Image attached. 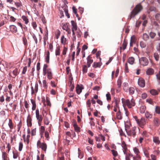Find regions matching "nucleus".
I'll list each match as a JSON object with an SVG mask.
<instances>
[{
  "label": "nucleus",
  "instance_id": "obj_1",
  "mask_svg": "<svg viewBox=\"0 0 160 160\" xmlns=\"http://www.w3.org/2000/svg\"><path fill=\"white\" fill-rule=\"evenodd\" d=\"M123 105L127 106L128 108H131L135 105V100L132 98L130 100L128 99H125L124 98L122 99Z\"/></svg>",
  "mask_w": 160,
  "mask_h": 160
},
{
  "label": "nucleus",
  "instance_id": "obj_2",
  "mask_svg": "<svg viewBox=\"0 0 160 160\" xmlns=\"http://www.w3.org/2000/svg\"><path fill=\"white\" fill-rule=\"evenodd\" d=\"M142 9V7L141 5L139 4L136 5L131 12L129 18L130 19H131L132 18L134 17Z\"/></svg>",
  "mask_w": 160,
  "mask_h": 160
},
{
  "label": "nucleus",
  "instance_id": "obj_3",
  "mask_svg": "<svg viewBox=\"0 0 160 160\" xmlns=\"http://www.w3.org/2000/svg\"><path fill=\"white\" fill-rule=\"evenodd\" d=\"M37 146L41 148L45 153H46L47 149V145L45 142H41L40 140H38L37 142Z\"/></svg>",
  "mask_w": 160,
  "mask_h": 160
},
{
  "label": "nucleus",
  "instance_id": "obj_4",
  "mask_svg": "<svg viewBox=\"0 0 160 160\" xmlns=\"http://www.w3.org/2000/svg\"><path fill=\"white\" fill-rule=\"evenodd\" d=\"M35 114L36 118L38 121V124L39 126H40L43 118L42 115L40 114L39 112L38 109L36 110Z\"/></svg>",
  "mask_w": 160,
  "mask_h": 160
},
{
  "label": "nucleus",
  "instance_id": "obj_5",
  "mask_svg": "<svg viewBox=\"0 0 160 160\" xmlns=\"http://www.w3.org/2000/svg\"><path fill=\"white\" fill-rule=\"evenodd\" d=\"M140 64L143 66H147L148 64V61L145 57H142L139 59Z\"/></svg>",
  "mask_w": 160,
  "mask_h": 160
},
{
  "label": "nucleus",
  "instance_id": "obj_6",
  "mask_svg": "<svg viewBox=\"0 0 160 160\" xmlns=\"http://www.w3.org/2000/svg\"><path fill=\"white\" fill-rule=\"evenodd\" d=\"M136 127H133L131 129H130L129 130L128 133V132H127L128 135L129 136H132L134 137L136 135Z\"/></svg>",
  "mask_w": 160,
  "mask_h": 160
},
{
  "label": "nucleus",
  "instance_id": "obj_7",
  "mask_svg": "<svg viewBox=\"0 0 160 160\" xmlns=\"http://www.w3.org/2000/svg\"><path fill=\"white\" fill-rule=\"evenodd\" d=\"M138 125L141 128H143V126L146 124V121L145 118H141L137 122Z\"/></svg>",
  "mask_w": 160,
  "mask_h": 160
},
{
  "label": "nucleus",
  "instance_id": "obj_8",
  "mask_svg": "<svg viewBox=\"0 0 160 160\" xmlns=\"http://www.w3.org/2000/svg\"><path fill=\"white\" fill-rule=\"evenodd\" d=\"M68 25V24L67 23L64 24H63V25L62 26V28L63 29L67 32L68 34H70L71 33V30L69 28Z\"/></svg>",
  "mask_w": 160,
  "mask_h": 160
},
{
  "label": "nucleus",
  "instance_id": "obj_9",
  "mask_svg": "<svg viewBox=\"0 0 160 160\" xmlns=\"http://www.w3.org/2000/svg\"><path fill=\"white\" fill-rule=\"evenodd\" d=\"M87 64L88 68L91 66V64L93 62V60L92 59L91 55H89L87 58Z\"/></svg>",
  "mask_w": 160,
  "mask_h": 160
},
{
  "label": "nucleus",
  "instance_id": "obj_10",
  "mask_svg": "<svg viewBox=\"0 0 160 160\" xmlns=\"http://www.w3.org/2000/svg\"><path fill=\"white\" fill-rule=\"evenodd\" d=\"M32 119L30 114H28L27 119V125L28 127H31L32 126Z\"/></svg>",
  "mask_w": 160,
  "mask_h": 160
},
{
  "label": "nucleus",
  "instance_id": "obj_11",
  "mask_svg": "<svg viewBox=\"0 0 160 160\" xmlns=\"http://www.w3.org/2000/svg\"><path fill=\"white\" fill-rule=\"evenodd\" d=\"M138 83V85L142 88H143L145 86V81L144 79L142 78L139 79Z\"/></svg>",
  "mask_w": 160,
  "mask_h": 160
},
{
  "label": "nucleus",
  "instance_id": "obj_12",
  "mask_svg": "<svg viewBox=\"0 0 160 160\" xmlns=\"http://www.w3.org/2000/svg\"><path fill=\"white\" fill-rule=\"evenodd\" d=\"M13 158L16 160H20V157L19 153L18 152L15 151H13Z\"/></svg>",
  "mask_w": 160,
  "mask_h": 160
},
{
  "label": "nucleus",
  "instance_id": "obj_13",
  "mask_svg": "<svg viewBox=\"0 0 160 160\" xmlns=\"http://www.w3.org/2000/svg\"><path fill=\"white\" fill-rule=\"evenodd\" d=\"M153 123L155 126L158 127L160 124V120L158 118H154L153 120Z\"/></svg>",
  "mask_w": 160,
  "mask_h": 160
},
{
  "label": "nucleus",
  "instance_id": "obj_14",
  "mask_svg": "<svg viewBox=\"0 0 160 160\" xmlns=\"http://www.w3.org/2000/svg\"><path fill=\"white\" fill-rule=\"evenodd\" d=\"M83 88V87L80 86L78 84H77L76 88V90L77 94H79L82 92Z\"/></svg>",
  "mask_w": 160,
  "mask_h": 160
},
{
  "label": "nucleus",
  "instance_id": "obj_15",
  "mask_svg": "<svg viewBox=\"0 0 160 160\" xmlns=\"http://www.w3.org/2000/svg\"><path fill=\"white\" fill-rule=\"evenodd\" d=\"M10 31L12 33H16L17 32V27L14 25H11L9 26Z\"/></svg>",
  "mask_w": 160,
  "mask_h": 160
},
{
  "label": "nucleus",
  "instance_id": "obj_16",
  "mask_svg": "<svg viewBox=\"0 0 160 160\" xmlns=\"http://www.w3.org/2000/svg\"><path fill=\"white\" fill-rule=\"evenodd\" d=\"M72 80L73 78H72L69 82V86L70 87V90L71 91H72L74 88V86Z\"/></svg>",
  "mask_w": 160,
  "mask_h": 160
},
{
  "label": "nucleus",
  "instance_id": "obj_17",
  "mask_svg": "<svg viewBox=\"0 0 160 160\" xmlns=\"http://www.w3.org/2000/svg\"><path fill=\"white\" fill-rule=\"evenodd\" d=\"M121 145L123 149V152L125 154H126L128 149L127 145L124 141H123L122 142Z\"/></svg>",
  "mask_w": 160,
  "mask_h": 160
},
{
  "label": "nucleus",
  "instance_id": "obj_18",
  "mask_svg": "<svg viewBox=\"0 0 160 160\" xmlns=\"http://www.w3.org/2000/svg\"><path fill=\"white\" fill-rule=\"evenodd\" d=\"M154 71L152 68H148L146 71V74L148 75H151L154 73Z\"/></svg>",
  "mask_w": 160,
  "mask_h": 160
},
{
  "label": "nucleus",
  "instance_id": "obj_19",
  "mask_svg": "<svg viewBox=\"0 0 160 160\" xmlns=\"http://www.w3.org/2000/svg\"><path fill=\"white\" fill-rule=\"evenodd\" d=\"M102 65V63L101 62H94L93 63L92 67L94 68H99Z\"/></svg>",
  "mask_w": 160,
  "mask_h": 160
},
{
  "label": "nucleus",
  "instance_id": "obj_20",
  "mask_svg": "<svg viewBox=\"0 0 160 160\" xmlns=\"http://www.w3.org/2000/svg\"><path fill=\"white\" fill-rule=\"evenodd\" d=\"M71 23L72 26V30L73 29L75 30H77L78 29L76 23L74 21H71Z\"/></svg>",
  "mask_w": 160,
  "mask_h": 160
},
{
  "label": "nucleus",
  "instance_id": "obj_21",
  "mask_svg": "<svg viewBox=\"0 0 160 160\" xmlns=\"http://www.w3.org/2000/svg\"><path fill=\"white\" fill-rule=\"evenodd\" d=\"M14 2L15 5L17 8L21 7L22 6V3L20 0H16Z\"/></svg>",
  "mask_w": 160,
  "mask_h": 160
},
{
  "label": "nucleus",
  "instance_id": "obj_22",
  "mask_svg": "<svg viewBox=\"0 0 160 160\" xmlns=\"http://www.w3.org/2000/svg\"><path fill=\"white\" fill-rule=\"evenodd\" d=\"M73 126L74 127L75 130L77 132H79L80 131V128L78 127L76 122H75L73 123Z\"/></svg>",
  "mask_w": 160,
  "mask_h": 160
},
{
  "label": "nucleus",
  "instance_id": "obj_23",
  "mask_svg": "<svg viewBox=\"0 0 160 160\" xmlns=\"http://www.w3.org/2000/svg\"><path fill=\"white\" fill-rule=\"evenodd\" d=\"M139 112L141 113H144L146 110V107L144 105L141 106L139 108Z\"/></svg>",
  "mask_w": 160,
  "mask_h": 160
},
{
  "label": "nucleus",
  "instance_id": "obj_24",
  "mask_svg": "<svg viewBox=\"0 0 160 160\" xmlns=\"http://www.w3.org/2000/svg\"><path fill=\"white\" fill-rule=\"evenodd\" d=\"M134 58L132 57H131L128 58V62L130 64L132 65L134 63Z\"/></svg>",
  "mask_w": 160,
  "mask_h": 160
},
{
  "label": "nucleus",
  "instance_id": "obj_25",
  "mask_svg": "<svg viewBox=\"0 0 160 160\" xmlns=\"http://www.w3.org/2000/svg\"><path fill=\"white\" fill-rule=\"evenodd\" d=\"M31 101L32 105V110L33 111H34L35 109L36 108V102L35 100L33 99H31Z\"/></svg>",
  "mask_w": 160,
  "mask_h": 160
},
{
  "label": "nucleus",
  "instance_id": "obj_26",
  "mask_svg": "<svg viewBox=\"0 0 160 160\" xmlns=\"http://www.w3.org/2000/svg\"><path fill=\"white\" fill-rule=\"evenodd\" d=\"M47 78L49 80H51L52 78V72L51 70L50 71H48L47 74Z\"/></svg>",
  "mask_w": 160,
  "mask_h": 160
},
{
  "label": "nucleus",
  "instance_id": "obj_27",
  "mask_svg": "<svg viewBox=\"0 0 160 160\" xmlns=\"http://www.w3.org/2000/svg\"><path fill=\"white\" fill-rule=\"evenodd\" d=\"M42 114H43V116L44 117V120H43L44 123L46 125H48L49 124V123L48 118V117H47L46 116H44V114H43V113H42Z\"/></svg>",
  "mask_w": 160,
  "mask_h": 160
},
{
  "label": "nucleus",
  "instance_id": "obj_28",
  "mask_svg": "<svg viewBox=\"0 0 160 160\" xmlns=\"http://www.w3.org/2000/svg\"><path fill=\"white\" fill-rule=\"evenodd\" d=\"M60 53V48L59 45L57 47L55 50V55L56 56H59Z\"/></svg>",
  "mask_w": 160,
  "mask_h": 160
},
{
  "label": "nucleus",
  "instance_id": "obj_29",
  "mask_svg": "<svg viewBox=\"0 0 160 160\" xmlns=\"http://www.w3.org/2000/svg\"><path fill=\"white\" fill-rule=\"evenodd\" d=\"M150 93L152 95L155 96L158 94V92L154 89H152L150 91Z\"/></svg>",
  "mask_w": 160,
  "mask_h": 160
},
{
  "label": "nucleus",
  "instance_id": "obj_30",
  "mask_svg": "<svg viewBox=\"0 0 160 160\" xmlns=\"http://www.w3.org/2000/svg\"><path fill=\"white\" fill-rule=\"evenodd\" d=\"M153 141L156 144H159L160 143V141L158 137H154L153 138Z\"/></svg>",
  "mask_w": 160,
  "mask_h": 160
},
{
  "label": "nucleus",
  "instance_id": "obj_31",
  "mask_svg": "<svg viewBox=\"0 0 160 160\" xmlns=\"http://www.w3.org/2000/svg\"><path fill=\"white\" fill-rule=\"evenodd\" d=\"M116 117L118 119H121L122 118V117L121 114V112L120 111L119 109V111L116 113Z\"/></svg>",
  "mask_w": 160,
  "mask_h": 160
},
{
  "label": "nucleus",
  "instance_id": "obj_32",
  "mask_svg": "<svg viewBox=\"0 0 160 160\" xmlns=\"http://www.w3.org/2000/svg\"><path fill=\"white\" fill-rule=\"evenodd\" d=\"M50 53L48 51H47V56L45 58L46 62L47 63L49 62Z\"/></svg>",
  "mask_w": 160,
  "mask_h": 160
},
{
  "label": "nucleus",
  "instance_id": "obj_33",
  "mask_svg": "<svg viewBox=\"0 0 160 160\" xmlns=\"http://www.w3.org/2000/svg\"><path fill=\"white\" fill-rule=\"evenodd\" d=\"M145 116L146 118L150 119L152 118V115L150 113L148 112L147 111L145 113Z\"/></svg>",
  "mask_w": 160,
  "mask_h": 160
},
{
  "label": "nucleus",
  "instance_id": "obj_34",
  "mask_svg": "<svg viewBox=\"0 0 160 160\" xmlns=\"http://www.w3.org/2000/svg\"><path fill=\"white\" fill-rule=\"evenodd\" d=\"M22 18L25 22V24H27L29 22L28 19L27 17H26L25 16L23 15L22 17Z\"/></svg>",
  "mask_w": 160,
  "mask_h": 160
},
{
  "label": "nucleus",
  "instance_id": "obj_35",
  "mask_svg": "<svg viewBox=\"0 0 160 160\" xmlns=\"http://www.w3.org/2000/svg\"><path fill=\"white\" fill-rule=\"evenodd\" d=\"M76 31V35L79 38L81 37L82 34V32L79 29H77Z\"/></svg>",
  "mask_w": 160,
  "mask_h": 160
},
{
  "label": "nucleus",
  "instance_id": "obj_36",
  "mask_svg": "<svg viewBox=\"0 0 160 160\" xmlns=\"http://www.w3.org/2000/svg\"><path fill=\"white\" fill-rule=\"evenodd\" d=\"M48 65L46 64H44L43 66V70L44 71H47L51 70V69L48 68Z\"/></svg>",
  "mask_w": 160,
  "mask_h": 160
},
{
  "label": "nucleus",
  "instance_id": "obj_37",
  "mask_svg": "<svg viewBox=\"0 0 160 160\" xmlns=\"http://www.w3.org/2000/svg\"><path fill=\"white\" fill-rule=\"evenodd\" d=\"M66 39L65 38L64 36H62L61 38V43L65 45L66 43Z\"/></svg>",
  "mask_w": 160,
  "mask_h": 160
},
{
  "label": "nucleus",
  "instance_id": "obj_38",
  "mask_svg": "<svg viewBox=\"0 0 160 160\" xmlns=\"http://www.w3.org/2000/svg\"><path fill=\"white\" fill-rule=\"evenodd\" d=\"M128 84L127 83H124L123 84V89L126 92H128Z\"/></svg>",
  "mask_w": 160,
  "mask_h": 160
},
{
  "label": "nucleus",
  "instance_id": "obj_39",
  "mask_svg": "<svg viewBox=\"0 0 160 160\" xmlns=\"http://www.w3.org/2000/svg\"><path fill=\"white\" fill-rule=\"evenodd\" d=\"M8 125L10 128L12 129L13 128V124L12 123V121L11 119L9 120V122L8 123Z\"/></svg>",
  "mask_w": 160,
  "mask_h": 160
},
{
  "label": "nucleus",
  "instance_id": "obj_40",
  "mask_svg": "<svg viewBox=\"0 0 160 160\" xmlns=\"http://www.w3.org/2000/svg\"><path fill=\"white\" fill-rule=\"evenodd\" d=\"M143 38L145 41H147L149 38V36L146 33L143 34Z\"/></svg>",
  "mask_w": 160,
  "mask_h": 160
},
{
  "label": "nucleus",
  "instance_id": "obj_41",
  "mask_svg": "<svg viewBox=\"0 0 160 160\" xmlns=\"http://www.w3.org/2000/svg\"><path fill=\"white\" fill-rule=\"evenodd\" d=\"M129 91L130 94H133L134 92L135 89L133 87H130L129 88Z\"/></svg>",
  "mask_w": 160,
  "mask_h": 160
},
{
  "label": "nucleus",
  "instance_id": "obj_42",
  "mask_svg": "<svg viewBox=\"0 0 160 160\" xmlns=\"http://www.w3.org/2000/svg\"><path fill=\"white\" fill-rule=\"evenodd\" d=\"M155 111L156 113L158 114H160V107L159 106L156 107Z\"/></svg>",
  "mask_w": 160,
  "mask_h": 160
},
{
  "label": "nucleus",
  "instance_id": "obj_43",
  "mask_svg": "<svg viewBox=\"0 0 160 160\" xmlns=\"http://www.w3.org/2000/svg\"><path fill=\"white\" fill-rule=\"evenodd\" d=\"M111 152H112V154L114 156V157H115L118 156V153L116 151H115L114 150L112 149L111 150Z\"/></svg>",
  "mask_w": 160,
  "mask_h": 160
},
{
  "label": "nucleus",
  "instance_id": "obj_44",
  "mask_svg": "<svg viewBox=\"0 0 160 160\" xmlns=\"http://www.w3.org/2000/svg\"><path fill=\"white\" fill-rule=\"evenodd\" d=\"M154 57L156 61H158L159 59V55L157 53H155L154 54Z\"/></svg>",
  "mask_w": 160,
  "mask_h": 160
},
{
  "label": "nucleus",
  "instance_id": "obj_45",
  "mask_svg": "<svg viewBox=\"0 0 160 160\" xmlns=\"http://www.w3.org/2000/svg\"><path fill=\"white\" fill-rule=\"evenodd\" d=\"M133 160H141V157L139 155H136L133 157Z\"/></svg>",
  "mask_w": 160,
  "mask_h": 160
},
{
  "label": "nucleus",
  "instance_id": "obj_46",
  "mask_svg": "<svg viewBox=\"0 0 160 160\" xmlns=\"http://www.w3.org/2000/svg\"><path fill=\"white\" fill-rule=\"evenodd\" d=\"M12 73L14 76V77H15L18 74V69L17 68H15L13 70Z\"/></svg>",
  "mask_w": 160,
  "mask_h": 160
},
{
  "label": "nucleus",
  "instance_id": "obj_47",
  "mask_svg": "<svg viewBox=\"0 0 160 160\" xmlns=\"http://www.w3.org/2000/svg\"><path fill=\"white\" fill-rule=\"evenodd\" d=\"M9 17H10L9 21L11 22H14L16 20V19L13 16L9 15Z\"/></svg>",
  "mask_w": 160,
  "mask_h": 160
},
{
  "label": "nucleus",
  "instance_id": "obj_48",
  "mask_svg": "<svg viewBox=\"0 0 160 160\" xmlns=\"http://www.w3.org/2000/svg\"><path fill=\"white\" fill-rule=\"evenodd\" d=\"M125 130L126 132H128L129 130L130 129V124L128 125V124H125Z\"/></svg>",
  "mask_w": 160,
  "mask_h": 160
},
{
  "label": "nucleus",
  "instance_id": "obj_49",
  "mask_svg": "<svg viewBox=\"0 0 160 160\" xmlns=\"http://www.w3.org/2000/svg\"><path fill=\"white\" fill-rule=\"evenodd\" d=\"M127 42L125 41L124 40L123 42V43L122 45V47H123V50H124L126 49L127 46Z\"/></svg>",
  "mask_w": 160,
  "mask_h": 160
},
{
  "label": "nucleus",
  "instance_id": "obj_50",
  "mask_svg": "<svg viewBox=\"0 0 160 160\" xmlns=\"http://www.w3.org/2000/svg\"><path fill=\"white\" fill-rule=\"evenodd\" d=\"M133 151L136 155H139V153H140L139 149L136 147H135L133 148Z\"/></svg>",
  "mask_w": 160,
  "mask_h": 160
},
{
  "label": "nucleus",
  "instance_id": "obj_51",
  "mask_svg": "<svg viewBox=\"0 0 160 160\" xmlns=\"http://www.w3.org/2000/svg\"><path fill=\"white\" fill-rule=\"evenodd\" d=\"M78 157L79 158H82L83 157V155L82 153L81 150L79 148H78Z\"/></svg>",
  "mask_w": 160,
  "mask_h": 160
},
{
  "label": "nucleus",
  "instance_id": "obj_52",
  "mask_svg": "<svg viewBox=\"0 0 160 160\" xmlns=\"http://www.w3.org/2000/svg\"><path fill=\"white\" fill-rule=\"evenodd\" d=\"M45 136L46 139L47 140H48L49 139V133L48 132L46 131L45 132Z\"/></svg>",
  "mask_w": 160,
  "mask_h": 160
},
{
  "label": "nucleus",
  "instance_id": "obj_53",
  "mask_svg": "<svg viewBox=\"0 0 160 160\" xmlns=\"http://www.w3.org/2000/svg\"><path fill=\"white\" fill-rule=\"evenodd\" d=\"M24 104L25 107L27 109V110H28L29 106L27 101L25 100L24 102Z\"/></svg>",
  "mask_w": 160,
  "mask_h": 160
},
{
  "label": "nucleus",
  "instance_id": "obj_54",
  "mask_svg": "<svg viewBox=\"0 0 160 160\" xmlns=\"http://www.w3.org/2000/svg\"><path fill=\"white\" fill-rule=\"evenodd\" d=\"M146 102L150 104L153 105L154 104V102L153 101L151 98L147 99L146 100Z\"/></svg>",
  "mask_w": 160,
  "mask_h": 160
},
{
  "label": "nucleus",
  "instance_id": "obj_55",
  "mask_svg": "<svg viewBox=\"0 0 160 160\" xmlns=\"http://www.w3.org/2000/svg\"><path fill=\"white\" fill-rule=\"evenodd\" d=\"M23 42L25 47H27V41L26 38L25 37L23 38Z\"/></svg>",
  "mask_w": 160,
  "mask_h": 160
},
{
  "label": "nucleus",
  "instance_id": "obj_56",
  "mask_svg": "<svg viewBox=\"0 0 160 160\" xmlns=\"http://www.w3.org/2000/svg\"><path fill=\"white\" fill-rule=\"evenodd\" d=\"M64 11L66 16L68 18H70V16L69 14L68 13V9L67 8H65L64 9Z\"/></svg>",
  "mask_w": 160,
  "mask_h": 160
},
{
  "label": "nucleus",
  "instance_id": "obj_57",
  "mask_svg": "<svg viewBox=\"0 0 160 160\" xmlns=\"http://www.w3.org/2000/svg\"><path fill=\"white\" fill-rule=\"evenodd\" d=\"M88 68L87 66L86 65H84L83 66L82 71L84 73H86L87 72Z\"/></svg>",
  "mask_w": 160,
  "mask_h": 160
},
{
  "label": "nucleus",
  "instance_id": "obj_58",
  "mask_svg": "<svg viewBox=\"0 0 160 160\" xmlns=\"http://www.w3.org/2000/svg\"><path fill=\"white\" fill-rule=\"evenodd\" d=\"M46 102L47 105L48 106H51V104L49 100V98L48 97L46 98Z\"/></svg>",
  "mask_w": 160,
  "mask_h": 160
},
{
  "label": "nucleus",
  "instance_id": "obj_59",
  "mask_svg": "<svg viewBox=\"0 0 160 160\" xmlns=\"http://www.w3.org/2000/svg\"><path fill=\"white\" fill-rule=\"evenodd\" d=\"M23 148V143L22 142H20L19 143V150L21 151L22 150Z\"/></svg>",
  "mask_w": 160,
  "mask_h": 160
},
{
  "label": "nucleus",
  "instance_id": "obj_60",
  "mask_svg": "<svg viewBox=\"0 0 160 160\" xmlns=\"http://www.w3.org/2000/svg\"><path fill=\"white\" fill-rule=\"evenodd\" d=\"M122 82L120 79H118L117 81V86L118 88H120L121 84H122Z\"/></svg>",
  "mask_w": 160,
  "mask_h": 160
},
{
  "label": "nucleus",
  "instance_id": "obj_61",
  "mask_svg": "<svg viewBox=\"0 0 160 160\" xmlns=\"http://www.w3.org/2000/svg\"><path fill=\"white\" fill-rule=\"evenodd\" d=\"M143 152L145 156L147 157H148L149 156V154L147 150L146 149H144Z\"/></svg>",
  "mask_w": 160,
  "mask_h": 160
},
{
  "label": "nucleus",
  "instance_id": "obj_62",
  "mask_svg": "<svg viewBox=\"0 0 160 160\" xmlns=\"http://www.w3.org/2000/svg\"><path fill=\"white\" fill-rule=\"evenodd\" d=\"M67 49L68 48L66 47H64L62 52V54L63 55H65L66 54L67 51Z\"/></svg>",
  "mask_w": 160,
  "mask_h": 160
},
{
  "label": "nucleus",
  "instance_id": "obj_63",
  "mask_svg": "<svg viewBox=\"0 0 160 160\" xmlns=\"http://www.w3.org/2000/svg\"><path fill=\"white\" fill-rule=\"evenodd\" d=\"M45 130V127L43 126H41L40 127L41 134H43Z\"/></svg>",
  "mask_w": 160,
  "mask_h": 160
},
{
  "label": "nucleus",
  "instance_id": "obj_64",
  "mask_svg": "<svg viewBox=\"0 0 160 160\" xmlns=\"http://www.w3.org/2000/svg\"><path fill=\"white\" fill-rule=\"evenodd\" d=\"M2 157L3 159L7 158V155L5 152H3L2 153Z\"/></svg>",
  "mask_w": 160,
  "mask_h": 160
}]
</instances>
